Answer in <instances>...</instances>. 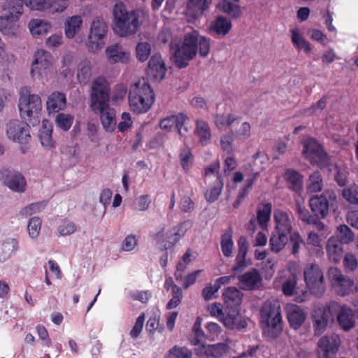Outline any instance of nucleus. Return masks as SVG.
Masks as SVG:
<instances>
[{"label": "nucleus", "mask_w": 358, "mask_h": 358, "mask_svg": "<svg viewBox=\"0 0 358 358\" xmlns=\"http://www.w3.org/2000/svg\"><path fill=\"white\" fill-rule=\"evenodd\" d=\"M1 178L6 186L15 192H23L26 189V180L17 171L4 169L1 171Z\"/></svg>", "instance_id": "aec40b11"}, {"label": "nucleus", "mask_w": 358, "mask_h": 358, "mask_svg": "<svg viewBox=\"0 0 358 358\" xmlns=\"http://www.w3.org/2000/svg\"><path fill=\"white\" fill-rule=\"evenodd\" d=\"M155 96V92L150 85L145 79H143L130 87L129 106L136 113H145L154 103Z\"/></svg>", "instance_id": "7ed1b4c3"}, {"label": "nucleus", "mask_w": 358, "mask_h": 358, "mask_svg": "<svg viewBox=\"0 0 358 358\" xmlns=\"http://www.w3.org/2000/svg\"><path fill=\"white\" fill-rule=\"evenodd\" d=\"M100 115V120L103 129L106 131H113L117 124L115 110L110 105L103 107L101 110H92Z\"/></svg>", "instance_id": "cd10ccee"}, {"label": "nucleus", "mask_w": 358, "mask_h": 358, "mask_svg": "<svg viewBox=\"0 0 358 358\" xmlns=\"http://www.w3.org/2000/svg\"><path fill=\"white\" fill-rule=\"evenodd\" d=\"M327 274L331 285L338 295L344 296L352 292L354 281L345 276L340 269L336 267H330Z\"/></svg>", "instance_id": "ddd939ff"}, {"label": "nucleus", "mask_w": 358, "mask_h": 358, "mask_svg": "<svg viewBox=\"0 0 358 358\" xmlns=\"http://www.w3.org/2000/svg\"><path fill=\"white\" fill-rule=\"evenodd\" d=\"M238 288L244 291H255L262 286V275L255 268L237 275Z\"/></svg>", "instance_id": "dca6fc26"}, {"label": "nucleus", "mask_w": 358, "mask_h": 358, "mask_svg": "<svg viewBox=\"0 0 358 358\" xmlns=\"http://www.w3.org/2000/svg\"><path fill=\"white\" fill-rule=\"evenodd\" d=\"M218 290L219 289H217V286L215 283L213 285L211 283H208L202 290V297L206 301H210L216 298V294Z\"/></svg>", "instance_id": "774afa93"}, {"label": "nucleus", "mask_w": 358, "mask_h": 358, "mask_svg": "<svg viewBox=\"0 0 358 358\" xmlns=\"http://www.w3.org/2000/svg\"><path fill=\"white\" fill-rule=\"evenodd\" d=\"M41 227V220L38 217H31L28 223L27 229L31 238H36Z\"/></svg>", "instance_id": "0e129e2a"}, {"label": "nucleus", "mask_w": 358, "mask_h": 358, "mask_svg": "<svg viewBox=\"0 0 358 358\" xmlns=\"http://www.w3.org/2000/svg\"><path fill=\"white\" fill-rule=\"evenodd\" d=\"M289 189L298 192L303 189V176L296 170L287 169L284 175Z\"/></svg>", "instance_id": "e433bc0d"}, {"label": "nucleus", "mask_w": 358, "mask_h": 358, "mask_svg": "<svg viewBox=\"0 0 358 358\" xmlns=\"http://www.w3.org/2000/svg\"><path fill=\"white\" fill-rule=\"evenodd\" d=\"M291 32L292 41L298 49H303L306 52H308L311 50L310 43L301 36L298 29H292Z\"/></svg>", "instance_id": "09e8293b"}, {"label": "nucleus", "mask_w": 358, "mask_h": 358, "mask_svg": "<svg viewBox=\"0 0 358 358\" xmlns=\"http://www.w3.org/2000/svg\"><path fill=\"white\" fill-rule=\"evenodd\" d=\"M30 124L18 120H12L6 124V134L8 137L15 142L21 144L27 143L30 139Z\"/></svg>", "instance_id": "2eb2a0df"}, {"label": "nucleus", "mask_w": 358, "mask_h": 358, "mask_svg": "<svg viewBox=\"0 0 358 358\" xmlns=\"http://www.w3.org/2000/svg\"><path fill=\"white\" fill-rule=\"evenodd\" d=\"M191 226V221L187 220L166 231L163 236L164 238L160 241L162 249L166 250L175 245L184 236L188 228H190Z\"/></svg>", "instance_id": "a211bd4d"}, {"label": "nucleus", "mask_w": 358, "mask_h": 358, "mask_svg": "<svg viewBox=\"0 0 358 358\" xmlns=\"http://www.w3.org/2000/svg\"><path fill=\"white\" fill-rule=\"evenodd\" d=\"M169 46L172 53L171 59L178 69L186 68L196 56L198 51L201 57H205L210 49V40L196 30L185 33L182 41L172 40Z\"/></svg>", "instance_id": "f257e3e1"}, {"label": "nucleus", "mask_w": 358, "mask_h": 358, "mask_svg": "<svg viewBox=\"0 0 358 358\" xmlns=\"http://www.w3.org/2000/svg\"><path fill=\"white\" fill-rule=\"evenodd\" d=\"M0 8L8 12L5 16H0V31L5 35H13L16 24L23 12L22 0H0Z\"/></svg>", "instance_id": "423d86ee"}, {"label": "nucleus", "mask_w": 358, "mask_h": 358, "mask_svg": "<svg viewBox=\"0 0 358 358\" xmlns=\"http://www.w3.org/2000/svg\"><path fill=\"white\" fill-rule=\"evenodd\" d=\"M272 212V204L266 203L262 204V208H259L257 213V219L258 224L262 227H266L271 219Z\"/></svg>", "instance_id": "de8ad7c7"}, {"label": "nucleus", "mask_w": 358, "mask_h": 358, "mask_svg": "<svg viewBox=\"0 0 358 358\" xmlns=\"http://www.w3.org/2000/svg\"><path fill=\"white\" fill-rule=\"evenodd\" d=\"M273 217L275 222V231L292 234V224L289 214L281 209H275Z\"/></svg>", "instance_id": "c85d7f7f"}, {"label": "nucleus", "mask_w": 358, "mask_h": 358, "mask_svg": "<svg viewBox=\"0 0 358 358\" xmlns=\"http://www.w3.org/2000/svg\"><path fill=\"white\" fill-rule=\"evenodd\" d=\"M289 240L290 243L289 248L291 253L296 255L299 252L301 246L304 245L305 243L299 232L291 234L289 235Z\"/></svg>", "instance_id": "bf43d9fd"}, {"label": "nucleus", "mask_w": 358, "mask_h": 358, "mask_svg": "<svg viewBox=\"0 0 358 358\" xmlns=\"http://www.w3.org/2000/svg\"><path fill=\"white\" fill-rule=\"evenodd\" d=\"M195 134L199 138V143L202 146L210 144L212 134L209 124L203 120H196L195 122Z\"/></svg>", "instance_id": "72a5a7b5"}, {"label": "nucleus", "mask_w": 358, "mask_h": 358, "mask_svg": "<svg viewBox=\"0 0 358 358\" xmlns=\"http://www.w3.org/2000/svg\"><path fill=\"white\" fill-rule=\"evenodd\" d=\"M221 249L225 257L232 256L234 249V242L232 240V231L229 229L221 236Z\"/></svg>", "instance_id": "49530a36"}, {"label": "nucleus", "mask_w": 358, "mask_h": 358, "mask_svg": "<svg viewBox=\"0 0 358 358\" xmlns=\"http://www.w3.org/2000/svg\"><path fill=\"white\" fill-rule=\"evenodd\" d=\"M223 185L222 177L217 176L212 186L205 193L206 200L210 203L215 201L222 192Z\"/></svg>", "instance_id": "79ce46f5"}, {"label": "nucleus", "mask_w": 358, "mask_h": 358, "mask_svg": "<svg viewBox=\"0 0 358 358\" xmlns=\"http://www.w3.org/2000/svg\"><path fill=\"white\" fill-rule=\"evenodd\" d=\"M222 10L233 18L237 19L241 15V10L238 5L224 1L222 4Z\"/></svg>", "instance_id": "6e6d98bb"}, {"label": "nucleus", "mask_w": 358, "mask_h": 358, "mask_svg": "<svg viewBox=\"0 0 358 358\" xmlns=\"http://www.w3.org/2000/svg\"><path fill=\"white\" fill-rule=\"evenodd\" d=\"M238 254L236 257V264L232 266L231 271L236 272H243L245 269L251 264L250 260L246 259L248 251V243L247 238L241 236L238 241Z\"/></svg>", "instance_id": "b1692460"}, {"label": "nucleus", "mask_w": 358, "mask_h": 358, "mask_svg": "<svg viewBox=\"0 0 358 358\" xmlns=\"http://www.w3.org/2000/svg\"><path fill=\"white\" fill-rule=\"evenodd\" d=\"M66 106V96L62 92H52L46 101V108L49 114L59 113V111L64 110Z\"/></svg>", "instance_id": "c756f323"}, {"label": "nucleus", "mask_w": 358, "mask_h": 358, "mask_svg": "<svg viewBox=\"0 0 358 358\" xmlns=\"http://www.w3.org/2000/svg\"><path fill=\"white\" fill-rule=\"evenodd\" d=\"M192 352L191 350L186 347H180L178 345L173 346L171 348L166 358H192Z\"/></svg>", "instance_id": "603ef678"}, {"label": "nucleus", "mask_w": 358, "mask_h": 358, "mask_svg": "<svg viewBox=\"0 0 358 358\" xmlns=\"http://www.w3.org/2000/svg\"><path fill=\"white\" fill-rule=\"evenodd\" d=\"M201 272V269L195 270L185 276L182 275V278L180 279L178 282L182 284L184 289H188L196 283L198 275Z\"/></svg>", "instance_id": "e2e57ef3"}, {"label": "nucleus", "mask_w": 358, "mask_h": 358, "mask_svg": "<svg viewBox=\"0 0 358 358\" xmlns=\"http://www.w3.org/2000/svg\"><path fill=\"white\" fill-rule=\"evenodd\" d=\"M110 84L103 77L96 78L92 84L90 107L92 110H101L110 105Z\"/></svg>", "instance_id": "0eeeda50"}, {"label": "nucleus", "mask_w": 358, "mask_h": 358, "mask_svg": "<svg viewBox=\"0 0 358 358\" xmlns=\"http://www.w3.org/2000/svg\"><path fill=\"white\" fill-rule=\"evenodd\" d=\"M323 178L320 171H315L309 176L307 185V189L309 192H320L323 189Z\"/></svg>", "instance_id": "c03bdc74"}, {"label": "nucleus", "mask_w": 358, "mask_h": 358, "mask_svg": "<svg viewBox=\"0 0 358 358\" xmlns=\"http://www.w3.org/2000/svg\"><path fill=\"white\" fill-rule=\"evenodd\" d=\"M341 345V339L338 334L333 333L322 336L317 343V357L336 358Z\"/></svg>", "instance_id": "4468645a"}, {"label": "nucleus", "mask_w": 358, "mask_h": 358, "mask_svg": "<svg viewBox=\"0 0 358 358\" xmlns=\"http://www.w3.org/2000/svg\"><path fill=\"white\" fill-rule=\"evenodd\" d=\"M234 141V134L232 131L224 134L221 136L220 145L222 149L227 154L233 152V143Z\"/></svg>", "instance_id": "4d7b16f0"}, {"label": "nucleus", "mask_w": 358, "mask_h": 358, "mask_svg": "<svg viewBox=\"0 0 358 358\" xmlns=\"http://www.w3.org/2000/svg\"><path fill=\"white\" fill-rule=\"evenodd\" d=\"M29 28L33 36H44L47 34L51 29L52 26L50 22L40 20L34 19L29 23Z\"/></svg>", "instance_id": "58836bf2"}, {"label": "nucleus", "mask_w": 358, "mask_h": 358, "mask_svg": "<svg viewBox=\"0 0 358 358\" xmlns=\"http://www.w3.org/2000/svg\"><path fill=\"white\" fill-rule=\"evenodd\" d=\"M114 31L121 37L133 35L142 24L141 11L134 10L129 12L125 4L116 3L113 8Z\"/></svg>", "instance_id": "f03ea898"}, {"label": "nucleus", "mask_w": 358, "mask_h": 358, "mask_svg": "<svg viewBox=\"0 0 358 358\" xmlns=\"http://www.w3.org/2000/svg\"><path fill=\"white\" fill-rule=\"evenodd\" d=\"M106 56L110 64L119 62L126 64L129 60L130 53L126 51L121 45L115 43L107 47Z\"/></svg>", "instance_id": "bb28decb"}, {"label": "nucleus", "mask_w": 358, "mask_h": 358, "mask_svg": "<svg viewBox=\"0 0 358 358\" xmlns=\"http://www.w3.org/2000/svg\"><path fill=\"white\" fill-rule=\"evenodd\" d=\"M337 302L331 301L324 308L315 309L312 313L314 335L319 336L327 329L329 324L334 322Z\"/></svg>", "instance_id": "9d476101"}, {"label": "nucleus", "mask_w": 358, "mask_h": 358, "mask_svg": "<svg viewBox=\"0 0 358 358\" xmlns=\"http://www.w3.org/2000/svg\"><path fill=\"white\" fill-rule=\"evenodd\" d=\"M83 24V19L80 15L70 17L64 24L65 34L67 38H73L78 34Z\"/></svg>", "instance_id": "ea45409f"}, {"label": "nucleus", "mask_w": 358, "mask_h": 358, "mask_svg": "<svg viewBox=\"0 0 358 358\" xmlns=\"http://www.w3.org/2000/svg\"><path fill=\"white\" fill-rule=\"evenodd\" d=\"M172 298L168 302L166 308L170 310L177 307L182 299V289L178 285H173L172 290Z\"/></svg>", "instance_id": "052dcab7"}, {"label": "nucleus", "mask_w": 358, "mask_h": 358, "mask_svg": "<svg viewBox=\"0 0 358 358\" xmlns=\"http://www.w3.org/2000/svg\"><path fill=\"white\" fill-rule=\"evenodd\" d=\"M136 55L138 59L141 62L148 59L150 55V45L148 43H139L136 46Z\"/></svg>", "instance_id": "338daca9"}, {"label": "nucleus", "mask_w": 358, "mask_h": 358, "mask_svg": "<svg viewBox=\"0 0 358 358\" xmlns=\"http://www.w3.org/2000/svg\"><path fill=\"white\" fill-rule=\"evenodd\" d=\"M23 5L25 4L31 10H43L52 7L51 0H22Z\"/></svg>", "instance_id": "13d9d810"}, {"label": "nucleus", "mask_w": 358, "mask_h": 358, "mask_svg": "<svg viewBox=\"0 0 358 358\" xmlns=\"http://www.w3.org/2000/svg\"><path fill=\"white\" fill-rule=\"evenodd\" d=\"M19 110L20 117L31 126L39 124L42 109L41 99L31 93L29 87H22L20 91Z\"/></svg>", "instance_id": "39448f33"}, {"label": "nucleus", "mask_w": 358, "mask_h": 358, "mask_svg": "<svg viewBox=\"0 0 358 358\" xmlns=\"http://www.w3.org/2000/svg\"><path fill=\"white\" fill-rule=\"evenodd\" d=\"M336 193L333 189H326L320 194L312 196L308 204L312 213L317 217L324 219L329 214L330 208L336 205Z\"/></svg>", "instance_id": "6e6552de"}, {"label": "nucleus", "mask_w": 358, "mask_h": 358, "mask_svg": "<svg viewBox=\"0 0 358 358\" xmlns=\"http://www.w3.org/2000/svg\"><path fill=\"white\" fill-rule=\"evenodd\" d=\"M51 55L43 50H37L34 55V59L31 64V74L34 77L36 74L41 76L52 64Z\"/></svg>", "instance_id": "5701e85b"}, {"label": "nucleus", "mask_w": 358, "mask_h": 358, "mask_svg": "<svg viewBox=\"0 0 358 358\" xmlns=\"http://www.w3.org/2000/svg\"><path fill=\"white\" fill-rule=\"evenodd\" d=\"M92 76V66L90 61L85 59L81 61L77 68V78L80 85L89 83Z\"/></svg>", "instance_id": "a19ab883"}, {"label": "nucleus", "mask_w": 358, "mask_h": 358, "mask_svg": "<svg viewBox=\"0 0 358 358\" xmlns=\"http://www.w3.org/2000/svg\"><path fill=\"white\" fill-rule=\"evenodd\" d=\"M241 117L233 113H218L213 117V122L217 129L222 131L229 128L234 123L240 122Z\"/></svg>", "instance_id": "f704fd0d"}, {"label": "nucleus", "mask_w": 358, "mask_h": 358, "mask_svg": "<svg viewBox=\"0 0 358 358\" xmlns=\"http://www.w3.org/2000/svg\"><path fill=\"white\" fill-rule=\"evenodd\" d=\"M212 0H188L187 5V13L194 19H198L207 10Z\"/></svg>", "instance_id": "473e14b6"}, {"label": "nucleus", "mask_w": 358, "mask_h": 358, "mask_svg": "<svg viewBox=\"0 0 358 358\" xmlns=\"http://www.w3.org/2000/svg\"><path fill=\"white\" fill-rule=\"evenodd\" d=\"M342 195L350 203L358 204V185H351L345 188L343 190Z\"/></svg>", "instance_id": "5fc2aeb1"}, {"label": "nucleus", "mask_w": 358, "mask_h": 358, "mask_svg": "<svg viewBox=\"0 0 358 358\" xmlns=\"http://www.w3.org/2000/svg\"><path fill=\"white\" fill-rule=\"evenodd\" d=\"M261 324L268 336L276 338L282 331V315L279 302L267 300L260 309Z\"/></svg>", "instance_id": "20e7f679"}, {"label": "nucleus", "mask_w": 358, "mask_h": 358, "mask_svg": "<svg viewBox=\"0 0 358 358\" xmlns=\"http://www.w3.org/2000/svg\"><path fill=\"white\" fill-rule=\"evenodd\" d=\"M341 244H348L354 240V233L351 229L345 224L341 225L337 229V235L335 236Z\"/></svg>", "instance_id": "8fccbe9b"}, {"label": "nucleus", "mask_w": 358, "mask_h": 358, "mask_svg": "<svg viewBox=\"0 0 358 358\" xmlns=\"http://www.w3.org/2000/svg\"><path fill=\"white\" fill-rule=\"evenodd\" d=\"M52 125L48 120L42 122V127L39 131V138L41 145L47 148L50 149L55 146V142L52 137Z\"/></svg>", "instance_id": "c9c22d12"}, {"label": "nucleus", "mask_w": 358, "mask_h": 358, "mask_svg": "<svg viewBox=\"0 0 358 358\" xmlns=\"http://www.w3.org/2000/svg\"><path fill=\"white\" fill-rule=\"evenodd\" d=\"M335 315L337 322L343 331H348L355 326V314L352 308L345 305H340L337 303Z\"/></svg>", "instance_id": "412c9836"}, {"label": "nucleus", "mask_w": 358, "mask_h": 358, "mask_svg": "<svg viewBox=\"0 0 358 358\" xmlns=\"http://www.w3.org/2000/svg\"><path fill=\"white\" fill-rule=\"evenodd\" d=\"M287 317L289 326L297 330L301 327L306 319L304 310L296 304H288L286 308Z\"/></svg>", "instance_id": "393cba45"}, {"label": "nucleus", "mask_w": 358, "mask_h": 358, "mask_svg": "<svg viewBox=\"0 0 358 358\" xmlns=\"http://www.w3.org/2000/svg\"><path fill=\"white\" fill-rule=\"evenodd\" d=\"M179 158L182 169L185 172H188L192 167L194 159V156L189 147L186 146L181 149Z\"/></svg>", "instance_id": "3c124183"}, {"label": "nucleus", "mask_w": 358, "mask_h": 358, "mask_svg": "<svg viewBox=\"0 0 358 358\" xmlns=\"http://www.w3.org/2000/svg\"><path fill=\"white\" fill-rule=\"evenodd\" d=\"M232 23L224 16L218 15L210 22L208 32L212 36H225L231 31Z\"/></svg>", "instance_id": "a878e982"}, {"label": "nucleus", "mask_w": 358, "mask_h": 358, "mask_svg": "<svg viewBox=\"0 0 358 358\" xmlns=\"http://www.w3.org/2000/svg\"><path fill=\"white\" fill-rule=\"evenodd\" d=\"M107 32L108 26L104 20L99 17L94 18L91 24L86 43L90 52L95 53L103 48Z\"/></svg>", "instance_id": "9b49d317"}, {"label": "nucleus", "mask_w": 358, "mask_h": 358, "mask_svg": "<svg viewBox=\"0 0 358 358\" xmlns=\"http://www.w3.org/2000/svg\"><path fill=\"white\" fill-rule=\"evenodd\" d=\"M343 245L334 236L330 237L327 242V253L329 261L339 262L343 257Z\"/></svg>", "instance_id": "7c9ffc66"}, {"label": "nucleus", "mask_w": 358, "mask_h": 358, "mask_svg": "<svg viewBox=\"0 0 358 358\" xmlns=\"http://www.w3.org/2000/svg\"><path fill=\"white\" fill-rule=\"evenodd\" d=\"M243 294L236 287H228L224 289L222 297L224 307H241Z\"/></svg>", "instance_id": "2f4dec72"}, {"label": "nucleus", "mask_w": 358, "mask_h": 358, "mask_svg": "<svg viewBox=\"0 0 358 358\" xmlns=\"http://www.w3.org/2000/svg\"><path fill=\"white\" fill-rule=\"evenodd\" d=\"M302 144L303 154L311 164H315L320 168H324L329 164L328 154L315 138L308 137L303 141Z\"/></svg>", "instance_id": "1a4fd4ad"}, {"label": "nucleus", "mask_w": 358, "mask_h": 358, "mask_svg": "<svg viewBox=\"0 0 358 358\" xmlns=\"http://www.w3.org/2000/svg\"><path fill=\"white\" fill-rule=\"evenodd\" d=\"M73 120L74 117L73 115L60 113L55 117V124L57 127L63 131H68L71 128Z\"/></svg>", "instance_id": "864d4df0"}, {"label": "nucleus", "mask_w": 358, "mask_h": 358, "mask_svg": "<svg viewBox=\"0 0 358 358\" xmlns=\"http://www.w3.org/2000/svg\"><path fill=\"white\" fill-rule=\"evenodd\" d=\"M343 265L345 271H353L358 266V261L355 255L347 252L343 258Z\"/></svg>", "instance_id": "69168bd1"}, {"label": "nucleus", "mask_w": 358, "mask_h": 358, "mask_svg": "<svg viewBox=\"0 0 358 358\" xmlns=\"http://www.w3.org/2000/svg\"><path fill=\"white\" fill-rule=\"evenodd\" d=\"M18 242L15 238H8L5 241L1 247L0 262H5L10 258L11 254L17 250Z\"/></svg>", "instance_id": "a18cd8bd"}, {"label": "nucleus", "mask_w": 358, "mask_h": 358, "mask_svg": "<svg viewBox=\"0 0 358 358\" xmlns=\"http://www.w3.org/2000/svg\"><path fill=\"white\" fill-rule=\"evenodd\" d=\"M296 211L299 215V220L307 224H310L315 220V215L310 213L309 210L303 205L297 203Z\"/></svg>", "instance_id": "680f3d73"}, {"label": "nucleus", "mask_w": 358, "mask_h": 358, "mask_svg": "<svg viewBox=\"0 0 358 358\" xmlns=\"http://www.w3.org/2000/svg\"><path fill=\"white\" fill-rule=\"evenodd\" d=\"M289 235L287 233L275 231L269 240L271 250L275 253L280 252L287 245Z\"/></svg>", "instance_id": "4c0bfd02"}, {"label": "nucleus", "mask_w": 358, "mask_h": 358, "mask_svg": "<svg viewBox=\"0 0 358 358\" xmlns=\"http://www.w3.org/2000/svg\"><path fill=\"white\" fill-rule=\"evenodd\" d=\"M188 122L189 117L187 115L180 113L178 115H173L164 118L160 121L159 126L162 129L167 131L176 128L181 136H185L189 131Z\"/></svg>", "instance_id": "f3484780"}, {"label": "nucleus", "mask_w": 358, "mask_h": 358, "mask_svg": "<svg viewBox=\"0 0 358 358\" xmlns=\"http://www.w3.org/2000/svg\"><path fill=\"white\" fill-rule=\"evenodd\" d=\"M304 280L311 294L316 296H322L325 291L324 273L319 265H308L303 272Z\"/></svg>", "instance_id": "f8f14e48"}, {"label": "nucleus", "mask_w": 358, "mask_h": 358, "mask_svg": "<svg viewBox=\"0 0 358 358\" xmlns=\"http://www.w3.org/2000/svg\"><path fill=\"white\" fill-rule=\"evenodd\" d=\"M201 322L202 319L200 317H198L194 323L192 332L189 336V340L194 345H199L207 338L206 334H205L201 328Z\"/></svg>", "instance_id": "37998d69"}, {"label": "nucleus", "mask_w": 358, "mask_h": 358, "mask_svg": "<svg viewBox=\"0 0 358 358\" xmlns=\"http://www.w3.org/2000/svg\"><path fill=\"white\" fill-rule=\"evenodd\" d=\"M222 322L229 329L241 330L247 327L246 320L240 315V307H224Z\"/></svg>", "instance_id": "6ab92c4d"}, {"label": "nucleus", "mask_w": 358, "mask_h": 358, "mask_svg": "<svg viewBox=\"0 0 358 358\" xmlns=\"http://www.w3.org/2000/svg\"><path fill=\"white\" fill-rule=\"evenodd\" d=\"M229 349V345L225 343L202 345L195 349V355L199 358H220L226 354Z\"/></svg>", "instance_id": "4be33fe9"}]
</instances>
